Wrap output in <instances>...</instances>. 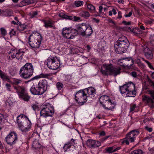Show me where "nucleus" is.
<instances>
[{
  "instance_id": "39",
  "label": "nucleus",
  "mask_w": 154,
  "mask_h": 154,
  "mask_svg": "<svg viewBox=\"0 0 154 154\" xmlns=\"http://www.w3.org/2000/svg\"><path fill=\"white\" fill-rule=\"evenodd\" d=\"M22 82V81L21 80L18 79H16L14 80L12 82V84L13 85V87L14 86H19L18 85Z\"/></svg>"
},
{
  "instance_id": "53",
  "label": "nucleus",
  "mask_w": 154,
  "mask_h": 154,
  "mask_svg": "<svg viewBox=\"0 0 154 154\" xmlns=\"http://www.w3.org/2000/svg\"><path fill=\"white\" fill-rule=\"evenodd\" d=\"M131 75L134 78L137 77V73L134 71H133L131 73Z\"/></svg>"
},
{
  "instance_id": "61",
  "label": "nucleus",
  "mask_w": 154,
  "mask_h": 154,
  "mask_svg": "<svg viewBox=\"0 0 154 154\" xmlns=\"http://www.w3.org/2000/svg\"><path fill=\"white\" fill-rule=\"evenodd\" d=\"M132 14V13L131 11L129 12L128 14H126L125 15V17H130Z\"/></svg>"
},
{
  "instance_id": "50",
  "label": "nucleus",
  "mask_w": 154,
  "mask_h": 154,
  "mask_svg": "<svg viewBox=\"0 0 154 154\" xmlns=\"http://www.w3.org/2000/svg\"><path fill=\"white\" fill-rule=\"evenodd\" d=\"M59 16L60 17H61L62 18H63V19H66V17H67V15H65L64 14L62 13L59 14Z\"/></svg>"
},
{
  "instance_id": "63",
  "label": "nucleus",
  "mask_w": 154,
  "mask_h": 154,
  "mask_svg": "<svg viewBox=\"0 0 154 154\" xmlns=\"http://www.w3.org/2000/svg\"><path fill=\"white\" fill-rule=\"evenodd\" d=\"M99 134L100 136H104L105 135V133L104 131H102Z\"/></svg>"
},
{
  "instance_id": "28",
  "label": "nucleus",
  "mask_w": 154,
  "mask_h": 154,
  "mask_svg": "<svg viewBox=\"0 0 154 154\" xmlns=\"http://www.w3.org/2000/svg\"><path fill=\"white\" fill-rule=\"evenodd\" d=\"M41 148V145L37 141H34L33 142L32 148L34 150H38Z\"/></svg>"
},
{
  "instance_id": "29",
  "label": "nucleus",
  "mask_w": 154,
  "mask_h": 154,
  "mask_svg": "<svg viewBox=\"0 0 154 154\" xmlns=\"http://www.w3.org/2000/svg\"><path fill=\"white\" fill-rule=\"evenodd\" d=\"M119 89L120 92L122 95L125 94H126L128 91L127 84H124L123 86H120Z\"/></svg>"
},
{
  "instance_id": "57",
  "label": "nucleus",
  "mask_w": 154,
  "mask_h": 154,
  "mask_svg": "<svg viewBox=\"0 0 154 154\" xmlns=\"http://www.w3.org/2000/svg\"><path fill=\"white\" fill-rule=\"evenodd\" d=\"M122 23L125 25H130L131 24V21L127 22L126 21L124 20L122 22Z\"/></svg>"
},
{
  "instance_id": "6",
  "label": "nucleus",
  "mask_w": 154,
  "mask_h": 154,
  "mask_svg": "<svg viewBox=\"0 0 154 154\" xmlns=\"http://www.w3.org/2000/svg\"><path fill=\"white\" fill-rule=\"evenodd\" d=\"M47 65L50 69H57L60 66V61L56 56H50L47 59Z\"/></svg>"
},
{
  "instance_id": "42",
  "label": "nucleus",
  "mask_w": 154,
  "mask_h": 154,
  "mask_svg": "<svg viewBox=\"0 0 154 154\" xmlns=\"http://www.w3.org/2000/svg\"><path fill=\"white\" fill-rule=\"evenodd\" d=\"M137 63L140 66L142 67H143L144 66V65L143 63H142L140 59L137 58L135 60Z\"/></svg>"
},
{
  "instance_id": "20",
  "label": "nucleus",
  "mask_w": 154,
  "mask_h": 154,
  "mask_svg": "<svg viewBox=\"0 0 154 154\" xmlns=\"http://www.w3.org/2000/svg\"><path fill=\"white\" fill-rule=\"evenodd\" d=\"M86 27H87V24L84 23L76 25V28L78 30L79 34L82 36L85 32V29H86Z\"/></svg>"
},
{
  "instance_id": "21",
  "label": "nucleus",
  "mask_w": 154,
  "mask_h": 154,
  "mask_svg": "<svg viewBox=\"0 0 154 154\" xmlns=\"http://www.w3.org/2000/svg\"><path fill=\"white\" fill-rule=\"evenodd\" d=\"M85 32L82 36L83 37L85 36L86 37H88L90 36L93 33L92 28L91 26L90 25L88 26L87 25L86 29H85Z\"/></svg>"
},
{
  "instance_id": "15",
  "label": "nucleus",
  "mask_w": 154,
  "mask_h": 154,
  "mask_svg": "<svg viewBox=\"0 0 154 154\" xmlns=\"http://www.w3.org/2000/svg\"><path fill=\"white\" fill-rule=\"evenodd\" d=\"M70 29L71 27L63 28L62 33L63 37L68 39H72L74 38L73 35L71 33Z\"/></svg>"
},
{
  "instance_id": "7",
  "label": "nucleus",
  "mask_w": 154,
  "mask_h": 154,
  "mask_svg": "<svg viewBox=\"0 0 154 154\" xmlns=\"http://www.w3.org/2000/svg\"><path fill=\"white\" fill-rule=\"evenodd\" d=\"M88 97L83 90H80L75 94V100L79 105L81 106L87 101Z\"/></svg>"
},
{
  "instance_id": "52",
  "label": "nucleus",
  "mask_w": 154,
  "mask_h": 154,
  "mask_svg": "<svg viewBox=\"0 0 154 154\" xmlns=\"http://www.w3.org/2000/svg\"><path fill=\"white\" fill-rule=\"evenodd\" d=\"M32 107L35 111L38 110V106L36 104H34L32 105Z\"/></svg>"
},
{
  "instance_id": "9",
  "label": "nucleus",
  "mask_w": 154,
  "mask_h": 154,
  "mask_svg": "<svg viewBox=\"0 0 154 154\" xmlns=\"http://www.w3.org/2000/svg\"><path fill=\"white\" fill-rule=\"evenodd\" d=\"M54 112V107L51 106L50 104H48L45 106L40 111V116L45 118L52 116Z\"/></svg>"
},
{
  "instance_id": "17",
  "label": "nucleus",
  "mask_w": 154,
  "mask_h": 154,
  "mask_svg": "<svg viewBox=\"0 0 154 154\" xmlns=\"http://www.w3.org/2000/svg\"><path fill=\"white\" fill-rule=\"evenodd\" d=\"M31 93L34 95H41L44 93L39 86L35 87L34 85L32 86L30 89Z\"/></svg>"
},
{
  "instance_id": "27",
  "label": "nucleus",
  "mask_w": 154,
  "mask_h": 154,
  "mask_svg": "<svg viewBox=\"0 0 154 154\" xmlns=\"http://www.w3.org/2000/svg\"><path fill=\"white\" fill-rule=\"evenodd\" d=\"M136 92L135 89H134L132 87V89H129V91H127L126 94V97H134L136 95Z\"/></svg>"
},
{
  "instance_id": "44",
  "label": "nucleus",
  "mask_w": 154,
  "mask_h": 154,
  "mask_svg": "<svg viewBox=\"0 0 154 154\" xmlns=\"http://www.w3.org/2000/svg\"><path fill=\"white\" fill-rule=\"evenodd\" d=\"M56 86L58 90H60L62 89L63 87V85L62 83L58 82L57 83Z\"/></svg>"
},
{
  "instance_id": "1",
  "label": "nucleus",
  "mask_w": 154,
  "mask_h": 154,
  "mask_svg": "<svg viewBox=\"0 0 154 154\" xmlns=\"http://www.w3.org/2000/svg\"><path fill=\"white\" fill-rule=\"evenodd\" d=\"M17 121L19 128L22 132H27L30 129L31 123L27 117L24 115L18 116L17 117Z\"/></svg>"
},
{
  "instance_id": "16",
  "label": "nucleus",
  "mask_w": 154,
  "mask_h": 154,
  "mask_svg": "<svg viewBox=\"0 0 154 154\" xmlns=\"http://www.w3.org/2000/svg\"><path fill=\"white\" fill-rule=\"evenodd\" d=\"M38 86L40 88L44 93L47 90L48 86L47 80L45 79L40 80L38 84Z\"/></svg>"
},
{
  "instance_id": "64",
  "label": "nucleus",
  "mask_w": 154,
  "mask_h": 154,
  "mask_svg": "<svg viewBox=\"0 0 154 154\" xmlns=\"http://www.w3.org/2000/svg\"><path fill=\"white\" fill-rule=\"evenodd\" d=\"M128 29H129L130 30V31L132 32H134L135 31H134V28H133L132 27H129L128 28Z\"/></svg>"
},
{
  "instance_id": "54",
  "label": "nucleus",
  "mask_w": 154,
  "mask_h": 154,
  "mask_svg": "<svg viewBox=\"0 0 154 154\" xmlns=\"http://www.w3.org/2000/svg\"><path fill=\"white\" fill-rule=\"evenodd\" d=\"M150 43L154 42V34L151 35L150 37Z\"/></svg>"
},
{
  "instance_id": "35",
  "label": "nucleus",
  "mask_w": 154,
  "mask_h": 154,
  "mask_svg": "<svg viewBox=\"0 0 154 154\" xmlns=\"http://www.w3.org/2000/svg\"><path fill=\"white\" fill-rule=\"evenodd\" d=\"M87 7L89 11L91 12L95 10V7L91 4H87Z\"/></svg>"
},
{
  "instance_id": "62",
  "label": "nucleus",
  "mask_w": 154,
  "mask_h": 154,
  "mask_svg": "<svg viewBox=\"0 0 154 154\" xmlns=\"http://www.w3.org/2000/svg\"><path fill=\"white\" fill-rule=\"evenodd\" d=\"M150 45L153 51H154V42L150 43Z\"/></svg>"
},
{
  "instance_id": "31",
  "label": "nucleus",
  "mask_w": 154,
  "mask_h": 154,
  "mask_svg": "<svg viewBox=\"0 0 154 154\" xmlns=\"http://www.w3.org/2000/svg\"><path fill=\"white\" fill-rule=\"evenodd\" d=\"M122 42H129L127 38L124 36H122L120 38H119L118 40L116 42L120 43Z\"/></svg>"
},
{
  "instance_id": "36",
  "label": "nucleus",
  "mask_w": 154,
  "mask_h": 154,
  "mask_svg": "<svg viewBox=\"0 0 154 154\" xmlns=\"http://www.w3.org/2000/svg\"><path fill=\"white\" fill-rule=\"evenodd\" d=\"M80 14L81 16L84 18L88 17L90 16L89 13L87 11H82L81 12Z\"/></svg>"
},
{
  "instance_id": "18",
  "label": "nucleus",
  "mask_w": 154,
  "mask_h": 154,
  "mask_svg": "<svg viewBox=\"0 0 154 154\" xmlns=\"http://www.w3.org/2000/svg\"><path fill=\"white\" fill-rule=\"evenodd\" d=\"M115 105V103L112 102L111 99L108 101L106 103L102 104L103 107L107 110L112 109L114 108Z\"/></svg>"
},
{
  "instance_id": "38",
  "label": "nucleus",
  "mask_w": 154,
  "mask_h": 154,
  "mask_svg": "<svg viewBox=\"0 0 154 154\" xmlns=\"http://www.w3.org/2000/svg\"><path fill=\"white\" fill-rule=\"evenodd\" d=\"M70 31L71 33H72L74 36V37L77 35L78 34H79L78 30L76 28V29H72L71 28Z\"/></svg>"
},
{
  "instance_id": "48",
  "label": "nucleus",
  "mask_w": 154,
  "mask_h": 154,
  "mask_svg": "<svg viewBox=\"0 0 154 154\" xmlns=\"http://www.w3.org/2000/svg\"><path fill=\"white\" fill-rule=\"evenodd\" d=\"M5 86L7 90L10 91H11V86L10 84L8 83H6Z\"/></svg>"
},
{
  "instance_id": "2",
  "label": "nucleus",
  "mask_w": 154,
  "mask_h": 154,
  "mask_svg": "<svg viewBox=\"0 0 154 154\" xmlns=\"http://www.w3.org/2000/svg\"><path fill=\"white\" fill-rule=\"evenodd\" d=\"M121 69L119 67L114 66L112 64H103L101 69V72L105 75L108 74L115 76L119 74Z\"/></svg>"
},
{
  "instance_id": "24",
  "label": "nucleus",
  "mask_w": 154,
  "mask_h": 154,
  "mask_svg": "<svg viewBox=\"0 0 154 154\" xmlns=\"http://www.w3.org/2000/svg\"><path fill=\"white\" fill-rule=\"evenodd\" d=\"M87 93L89 97H94L95 94L96 90L94 88L91 87H89L86 89Z\"/></svg>"
},
{
  "instance_id": "41",
  "label": "nucleus",
  "mask_w": 154,
  "mask_h": 154,
  "mask_svg": "<svg viewBox=\"0 0 154 154\" xmlns=\"http://www.w3.org/2000/svg\"><path fill=\"white\" fill-rule=\"evenodd\" d=\"M38 14V12L36 11H32L29 13V15L31 18L35 17Z\"/></svg>"
},
{
  "instance_id": "32",
  "label": "nucleus",
  "mask_w": 154,
  "mask_h": 154,
  "mask_svg": "<svg viewBox=\"0 0 154 154\" xmlns=\"http://www.w3.org/2000/svg\"><path fill=\"white\" fill-rule=\"evenodd\" d=\"M127 84L128 91H129V89H132V87L134 89H135V85L131 82H128Z\"/></svg>"
},
{
  "instance_id": "22",
  "label": "nucleus",
  "mask_w": 154,
  "mask_h": 154,
  "mask_svg": "<svg viewBox=\"0 0 154 154\" xmlns=\"http://www.w3.org/2000/svg\"><path fill=\"white\" fill-rule=\"evenodd\" d=\"M50 75L49 74H44L43 73H42L39 75L35 76V77L32 78L30 80L25 82L26 83L31 82V81H33L35 79H37L42 77L48 78V77Z\"/></svg>"
},
{
  "instance_id": "59",
  "label": "nucleus",
  "mask_w": 154,
  "mask_h": 154,
  "mask_svg": "<svg viewBox=\"0 0 154 154\" xmlns=\"http://www.w3.org/2000/svg\"><path fill=\"white\" fill-rule=\"evenodd\" d=\"M147 65L149 66V67L151 69H153L154 70V67H153V66L151 64V63H150V62H149L148 64H147Z\"/></svg>"
},
{
  "instance_id": "25",
  "label": "nucleus",
  "mask_w": 154,
  "mask_h": 154,
  "mask_svg": "<svg viewBox=\"0 0 154 154\" xmlns=\"http://www.w3.org/2000/svg\"><path fill=\"white\" fill-rule=\"evenodd\" d=\"M110 99L109 97L107 95H103L101 96L99 98L100 103L102 105L103 104L106 103V102Z\"/></svg>"
},
{
  "instance_id": "55",
  "label": "nucleus",
  "mask_w": 154,
  "mask_h": 154,
  "mask_svg": "<svg viewBox=\"0 0 154 154\" xmlns=\"http://www.w3.org/2000/svg\"><path fill=\"white\" fill-rule=\"evenodd\" d=\"M145 129L148 131L149 132H151L152 131V129L151 128H149L148 126H146L145 127Z\"/></svg>"
},
{
  "instance_id": "30",
  "label": "nucleus",
  "mask_w": 154,
  "mask_h": 154,
  "mask_svg": "<svg viewBox=\"0 0 154 154\" xmlns=\"http://www.w3.org/2000/svg\"><path fill=\"white\" fill-rule=\"evenodd\" d=\"M27 26V25L25 23L23 24H20L17 26V29L19 31L21 32L26 29Z\"/></svg>"
},
{
  "instance_id": "3",
  "label": "nucleus",
  "mask_w": 154,
  "mask_h": 154,
  "mask_svg": "<svg viewBox=\"0 0 154 154\" xmlns=\"http://www.w3.org/2000/svg\"><path fill=\"white\" fill-rule=\"evenodd\" d=\"M34 70L32 64L31 63H27L20 68L19 74L20 77L25 79H27L32 75Z\"/></svg>"
},
{
  "instance_id": "46",
  "label": "nucleus",
  "mask_w": 154,
  "mask_h": 154,
  "mask_svg": "<svg viewBox=\"0 0 154 154\" xmlns=\"http://www.w3.org/2000/svg\"><path fill=\"white\" fill-rule=\"evenodd\" d=\"M106 151L109 153L114 152V149L112 147H109L106 149Z\"/></svg>"
},
{
  "instance_id": "40",
  "label": "nucleus",
  "mask_w": 154,
  "mask_h": 154,
  "mask_svg": "<svg viewBox=\"0 0 154 154\" xmlns=\"http://www.w3.org/2000/svg\"><path fill=\"white\" fill-rule=\"evenodd\" d=\"M131 154H143V152L141 149H138L132 151Z\"/></svg>"
},
{
  "instance_id": "14",
  "label": "nucleus",
  "mask_w": 154,
  "mask_h": 154,
  "mask_svg": "<svg viewBox=\"0 0 154 154\" xmlns=\"http://www.w3.org/2000/svg\"><path fill=\"white\" fill-rule=\"evenodd\" d=\"M11 52H10L11 54V57L12 58H16L18 60H21L22 57L23 55L24 52L23 51H20V50L18 51L15 50H11Z\"/></svg>"
},
{
  "instance_id": "56",
  "label": "nucleus",
  "mask_w": 154,
  "mask_h": 154,
  "mask_svg": "<svg viewBox=\"0 0 154 154\" xmlns=\"http://www.w3.org/2000/svg\"><path fill=\"white\" fill-rule=\"evenodd\" d=\"M148 81L149 83H151V86L153 87L154 88V82L152 81L149 78H148Z\"/></svg>"
},
{
  "instance_id": "43",
  "label": "nucleus",
  "mask_w": 154,
  "mask_h": 154,
  "mask_svg": "<svg viewBox=\"0 0 154 154\" xmlns=\"http://www.w3.org/2000/svg\"><path fill=\"white\" fill-rule=\"evenodd\" d=\"M93 148L98 147L101 145V143L100 142L94 140V143Z\"/></svg>"
},
{
  "instance_id": "12",
  "label": "nucleus",
  "mask_w": 154,
  "mask_h": 154,
  "mask_svg": "<svg viewBox=\"0 0 154 154\" xmlns=\"http://www.w3.org/2000/svg\"><path fill=\"white\" fill-rule=\"evenodd\" d=\"M17 139V135L14 132H11L5 138L7 143L10 145L15 144Z\"/></svg>"
},
{
  "instance_id": "34",
  "label": "nucleus",
  "mask_w": 154,
  "mask_h": 154,
  "mask_svg": "<svg viewBox=\"0 0 154 154\" xmlns=\"http://www.w3.org/2000/svg\"><path fill=\"white\" fill-rule=\"evenodd\" d=\"M22 5L20 6H22L28 5L32 3V0H23L21 1Z\"/></svg>"
},
{
  "instance_id": "19",
  "label": "nucleus",
  "mask_w": 154,
  "mask_h": 154,
  "mask_svg": "<svg viewBox=\"0 0 154 154\" xmlns=\"http://www.w3.org/2000/svg\"><path fill=\"white\" fill-rule=\"evenodd\" d=\"M143 53L147 59L151 60L152 58L153 54L152 51L148 47H146L143 48Z\"/></svg>"
},
{
  "instance_id": "11",
  "label": "nucleus",
  "mask_w": 154,
  "mask_h": 154,
  "mask_svg": "<svg viewBox=\"0 0 154 154\" xmlns=\"http://www.w3.org/2000/svg\"><path fill=\"white\" fill-rule=\"evenodd\" d=\"M148 93L150 95V97L147 96L143 97V101L146 103L151 108H154V91L149 90Z\"/></svg>"
},
{
  "instance_id": "5",
  "label": "nucleus",
  "mask_w": 154,
  "mask_h": 154,
  "mask_svg": "<svg viewBox=\"0 0 154 154\" xmlns=\"http://www.w3.org/2000/svg\"><path fill=\"white\" fill-rule=\"evenodd\" d=\"M14 88L20 98L26 101H28L29 100L30 97L27 93L24 86L15 85L14 86Z\"/></svg>"
},
{
  "instance_id": "33",
  "label": "nucleus",
  "mask_w": 154,
  "mask_h": 154,
  "mask_svg": "<svg viewBox=\"0 0 154 154\" xmlns=\"http://www.w3.org/2000/svg\"><path fill=\"white\" fill-rule=\"evenodd\" d=\"M94 143V140L89 139L87 140L86 142V145L87 146L93 148Z\"/></svg>"
},
{
  "instance_id": "8",
  "label": "nucleus",
  "mask_w": 154,
  "mask_h": 154,
  "mask_svg": "<svg viewBox=\"0 0 154 154\" xmlns=\"http://www.w3.org/2000/svg\"><path fill=\"white\" fill-rule=\"evenodd\" d=\"M130 45L129 42H115L114 48L116 52L119 54L125 52Z\"/></svg>"
},
{
  "instance_id": "45",
  "label": "nucleus",
  "mask_w": 154,
  "mask_h": 154,
  "mask_svg": "<svg viewBox=\"0 0 154 154\" xmlns=\"http://www.w3.org/2000/svg\"><path fill=\"white\" fill-rule=\"evenodd\" d=\"M1 34L3 36H5L7 34L6 30L4 28H1L0 29Z\"/></svg>"
},
{
  "instance_id": "47",
  "label": "nucleus",
  "mask_w": 154,
  "mask_h": 154,
  "mask_svg": "<svg viewBox=\"0 0 154 154\" xmlns=\"http://www.w3.org/2000/svg\"><path fill=\"white\" fill-rule=\"evenodd\" d=\"M129 140L126 138V137L123 139V140L122 142V144H123L124 143H126V144L128 145L129 144Z\"/></svg>"
},
{
  "instance_id": "58",
  "label": "nucleus",
  "mask_w": 154,
  "mask_h": 154,
  "mask_svg": "<svg viewBox=\"0 0 154 154\" xmlns=\"http://www.w3.org/2000/svg\"><path fill=\"white\" fill-rule=\"evenodd\" d=\"M80 20V17L76 16H73V20L75 21H77Z\"/></svg>"
},
{
  "instance_id": "23",
  "label": "nucleus",
  "mask_w": 154,
  "mask_h": 154,
  "mask_svg": "<svg viewBox=\"0 0 154 154\" xmlns=\"http://www.w3.org/2000/svg\"><path fill=\"white\" fill-rule=\"evenodd\" d=\"M42 21L44 24V26L46 28L50 27L54 29H55L56 27L55 26L51 20H43Z\"/></svg>"
},
{
  "instance_id": "10",
  "label": "nucleus",
  "mask_w": 154,
  "mask_h": 154,
  "mask_svg": "<svg viewBox=\"0 0 154 154\" xmlns=\"http://www.w3.org/2000/svg\"><path fill=\"white\" fill-rule=\"evenodd\" d=\"M134 62V60L131 57H128L120 60L119 61V64L121 66L136 69V67L135 66H132Z\"/></svg>"
},
{
  "instance_id": "37",
  "label": "nucleus",
  "mask_w": 154,
  "mask_h": 154,
  "mask_svg": "<svg viewBox=\"0 0 154 154\" xmlns=\"http://www.w3.org/2000/svg\"><path fill=\"white\" fill-rule=\"evenodd\" d=\"M83 4V2L82 1H76L74 2V5L77 7L81 6Z\"/></svg>"
},
{
  "instance_id": "4",
  "label": "nucleus",
  "mask_w": 154,
  "mask_h": 154,
  "mask_svg": "<svg viewBox=\"0 0 154 154\" xmlns=\"http://www.w3.org/2000/svg\"><path fill=\"white\" fill-rule=\"evenodd\" d=\"M42 39V36L38 33L32 34L28 38L29 45L33 48H38L40 45Z\"/></svg>"
},
{
  "instance_id": "51",
  "label": "nucleus",
  "mask_w": 154,
  "mask_h": 154,
  "mask_svg": "<svg viewBox=\"0 0 154 154\" xmlns=\"http://www.w3.org/2000/svg\"><path fill=\"white\" fill-rule=\"evenodd\" d=\"M9 34L11 35H15L16 34V32L14 30V29H12L9 32Z\"/></svg>"
},
{
  "instance_id": "26",
  "label": "nucleus",
  "mask_w": 154,
  "mask_h": 154,
  "mask_svg": "<svg viewBox=\"0 0 154 154\" xmlns=\"http://www.w3.org/2000/svg\"><path fill=\"white\" fill-rule=\"evenodd\" d=\"M0 77L3 81H7L9 82L10 81L9 76L1 70H0Z\"/></svg>"
},
{
  "instance_id": "49",
  "label": "nucleus",
  "mask_w": 154,
  "mask_h": 154,
  "mask_svg": "<svg viewBox=\"0 0 154 154\" xmlns=\"http://www.w3.org/2000/svg\"><path fill=\"white\" fill-rule=\"evenodd\" d=\"M130 108V112H131L133 111L135 108H136V105L135 104H134L131 105Z\"/></svg>"
},
{
  "instance_id": "13",
  "label": "nucleus",
  "mask_w": 154,
  "mask_h": 154,
  "mask_svg": "<svg viewBox=\"0 0 154 154\" xmlns=\"http://www.w3.org/2000/svg\"><path fill=\"white\" fill-rule=\"evenodd\" d=\"M139 134V132L137 130H133L126 135V138L131 142H133L134 141L135 139Z\"/></svg>"
},
{
  "instance_id": "60",
  "label": "nucleus",
  "mask_w": 154,
  "mask_h": 154,
  "mask_svg": "<svg viewBox=\"0 0 154 154\" xmlns=\"http://www.w3.org/2000/svg\"><path fill=\"white\" fill-rule=\"evenodd\" d=\"M73 16H68L67 15L66 19H68L69 20H73Z\"/></svg>"
}]
</instances>
